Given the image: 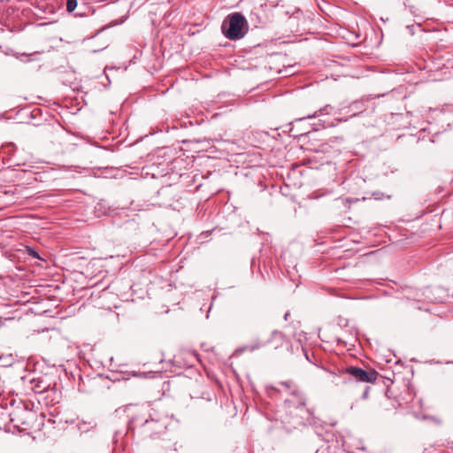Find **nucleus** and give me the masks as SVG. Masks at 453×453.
Returning a JSON list of instances; mask_svg holds the SVG:
<instances>
[{
	"label": "nucleus",
	"mask_w": 453,
	"mask_h": 453,
	"mask_svg": "<svg viewBox=\"0 0 453 453\" xmlns=\"http://www.w3.org/2000/svg\"><path fill=\"white\" fill-rule=\"evenodd\" d=\"M222 32L229 40H240L248 31L245 17L240 12L229 14L222 24Z\"/></svg>",
	"instance_id": "7ed1b4c3"
},
{
	"label": "nucleus",
	"mask_w": 453,
	"mask_h": 453,
	"mask_svg": "<svg viewBox=\"0 0 453 453\" xmlns=\"http://www.w3.org/2000/svg\"><path fill=\"white\" fill-rule=\"evenodd\" d=\"M369 390H370V387H366L365 391L363 392L362 399L365 400V399L368 398V396H369Z\"/></svg>",
	"instance_id": "4468645a"
},
{
	"label": "nucleus",
	"mask_w": 453,
	"mask_h": 453,
	"mask_svg": "<svg viewBox=\"0 0 453 453\" xmlns=\"http://www.w3.org/2000/svg\"><path fill=\"white\" fill-rule=\"evenodd\" d=\"M96 426V423L94 419H90L88 421H81L78 423L77 426L81 433H87L93 429Z\"/></svg>",
	"instance_id": "9d476101"
},
{
	"label": "nucleus",
	"mask_w": 453,
	"mask_h": 453,
	"mask_svg": "<svg viewBox=\"0 0 453 453\" xmlns=\"http://www.w3.org/2000/svg\"><path fill=\"white\" fill-rule=\"evenodd\" d=\"M47 395L45 396V404L47 406V413H41L42 421L36 424L37 414L31 408V403L29 402H22L19 401L18 403L14 402L12 405V410L10 412L11 421L13 423V426L19 430H30L40 428L45 431H49L50 428H55V416L57 412V407L55 406V403L53 402V398L50 399V403L48 399L54 395V388L46 391Z\"/></svg>",
	"instance_id": "f257e3e1"
},
{
	"label": "nucleus",
	"mask_w": 453,
	"mask_h": 453,
	"mask_svg": "<svg viewBox=\"0 0 453 453\" xmlns=\"http://www.w3.org/2000/svg\"><path fill=\"white\" fill-rule=\"evenodd\" d=\"M345 372L360 382L374 383L379 377V372L374 369L364 370L357 366H348Z\"/></svg>",
	"instance_id": "39448f33"
},
{
	"label": "nucleus",
	"mask_w": 453,
	"mask_h": 453,
	"mask_svg": "<svg viewBox=\"0 0 453 453\" xmlns=\"http://www.w3.org/2000/svg\"><path fill=\"white\" fill-rule=\"evenodd\" d=\"M28 254L33 256L34 257L39 258V254L33 249L28 248Z\"/></svg>",
	"instance_id": "ddd939ff"
},
{
	"label": "nucleus",
	"mask_w": 453,
	"mask_h": 453,
	"mask_svg": "<svg viewBox=\"0 0 453 453\" xmlns=\"http://www.w3.org/2000/svg\"><path fill=\"white\" fill-rule=\"evenodd\" d=\"M145 411L148 414V418H145L142 424H146L147 426L154 425L155 419L161 415H166L164 411H161L158 408H152L150 405L145 406Z\"/></svg>",
	"instance_id": "6e6552de"
},
{
	"label": "nucleus",
	"mask_w": 453,
	"mask_h": 453,
	"mask_svg": "<svg viewBox=\"0 0 453 453\" xmlns=\"http://www.w3.org/2000/svg\"><path fill=\"white\" fill-rule=\"evenodd\" d=\"M77 6V0H66V10L68 12H72Z\"/></svg>",
	"instance_id": "9b49d317"
},
{
	"label": "nucleus",
	"mask_w": 453,
	"mask_h": 453,
	"mask_svg": "<svg viewBox=\"0 0 453 453\" xmlns=\"http://www.w3.org/2000/svg\"><path fill=\"white\" fill-rule=\"evenodd\" d=\"M320 121L322 122L321 126L323 128L334 126L333 122L326 121V119H320Z\"/></svg>",
	"instance_id": "f8f14e48"
},
{
	"label": "nucleus",
	"mask_w": 453,
	"mask_h": 453,
	"mask_svg": "<svg viewBox=\"0 0 453 453\" xmlns=\"http://www.w3.org/2000/svg\"><path fill=\"white\" fill-rule=\"evenodd\" d=\"M279 385L283 387L285 391L289 395V397L287 398L286 400L297 401V396L294 395L295 391H298L299 394L304 395L303 391L297 385L294 384L291 380L280 381Z\"/></svg>",
	"instance_id": "0eeeda50"
},
{
	"label": "nucleus",
	"mask_w": 453,
	"mask_h": 453,
	"mask_svg": "<svg viewBox=\"0 0 453 453\" xmlns=\"http://www.w3.org/2000/svg\"><path fill=\"white\" fill-rule=\"evenodd\" d=\"M268 347L272 350L290 349V341L286 335L278 330H273L266 341H257L246 347L250 351H255L260 348Z\"/></svg>",
	"instance_id": "20e7f679"
},
{
	"label": "nucleus",
	"mask_w": 453,
	"mask_h": 453,
	"mask_svg": "<svg viewBox=\"0 0 453 453\" xmlns=\"http://www.w3.org/2000/svg\"><path fill=\"white\" fill-rule=\"evenodd\" d=\"M372 196H373L375 199H377V200L380 199V196H379V194H378V193H373V194H372Z\"/></svg>",
	"instance_id": "dca6fc26"
},
{
	"label": "nucleus",
	"mask_w": 453,
	"mask_h": 453,
	"mask_svg": "<svg viewBox=\"0 0 453 453\" xmlns=\"http://www.w3.org/2000/svg\"><path fill=\"white\" fill-rule=\"evenodd\" d=\"M290 315V312L289 311H287L284 315V319L287 321L288 319V317Z\"/></svg>",
	"instance_id": "2eb2a0df"
},
{
	"label": "nucleus",
	"mask_w": 453,
	"mask_h": 453,
	"mask_svg": "<svg viewBox=\"0 0 453 453\" xmlns=\"http://www.w3.org/2000/svg\"><path fill=\"white\" fill-rule=\"evenodd\" d=\"M334 111V108L329 104L324 106L323 108H320L319 111H315L312 115H308L306 118H319L324 115L332 114Z\"/></svg>",
	"instance_id": "1a4fd4ad"
},
{
	"label": "nucleus",
	"mask_w": 453,
	"mask_h": 453,
	"mask_svg": "<svg viewBox=\"0 0 453 453\" xmlns=\"http://www.w3.org/2000/svg\"><path fill=\"white\" fill-rule=\"evenodd\" d=\"M294 395L297 396V401H284V415L282 418L284 423L288 424L293 428H296L304 425L309 411L306 407L305 395H301L298 391H295Z\"/></svg>",
	"instance_id": "f03ea898"
},
{
	"label": "nucleus",
	"mask_w": 453,
	"mask_h": 453,
	"mask_svg": "<svg viewBox=\"0 0 453 453\" xmlns=\"http://www.w3.org/2000/svg\"><path fill=\"white\" fill-rule=\"evenodd\" d=\"M168 425V416L161 415L154 421V425L147 426L142 424L144 432L148 433L150 436H157L164 434Z\"/></svg>",
	"instance_id": "423d86ee"
}]
</instances>
